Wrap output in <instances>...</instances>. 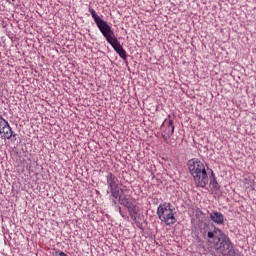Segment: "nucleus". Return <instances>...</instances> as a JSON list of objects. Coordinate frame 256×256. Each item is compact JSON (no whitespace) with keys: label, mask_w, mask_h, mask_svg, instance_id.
<instances>
[{"label":"nucleus","mask_w":256,"mask_h":256,"mask_svg":"<svg viewBox=\"0 0 256 256\" xmlns=\"http://www.w3.org/2000/svg\"><path fill=\"white\" fill-rule=\"evenodd\" d=\"M209 229V224L205 223L204 228L201 231L204 239L208 241V247L214 256L221 255H233V242H231V238L223 230L218 227H214V230L207 231Z\"/></svg>","instance_id":"f257e3e1"},{"label":"nucleus","mask_w":256,"mask_h":256,"mask_svg":"<svg viewBox=\"0 0 256 256\" xmlns=\"http://www.w3.org/2000/svg\"><path fill=\"white\" fill-rule=\"evenodd\" d=\"M89 13L92 15V19L94 20L100 33H102L104 39H106L107 43L111 45V47L114 49L117 55L123 59V61H127V51H125V48H123L121 42H119V39L115 37V32L111 26L107 23V21L103 20L99 15H97L95 9L89 7Z\"/></svg>","instance_id":"f03ea898"},{"label":"nucleus","mask_w":256,"mask_h":256,"mask_svg":"<svg viewBox=\"0 0 256 256\" xmlns=\"http://www.w3.org/2000/svg\"><path fill=\"white\" fill-rule=\"evenodd\" d=\"M187 167L196 186L205 189L209 184V175L205 169V164H203L199 158H192L187 161Z\"/></svg>","instance_id":"7ed1b4c3"},{"label":"nucleus","mask_w":256,"mask_h":256,"mask_svg":"<svg viewBox=\"0 0 256 256\" xmlns=\"http://www.w3.org/2000/svg\"><path fill=\"white\" fill-rule=\"evenodd\" d=\"M110 201L112 205H123V207L127 209L129 215H131L132 213H134V215H139V212L141 211L139 209V206H137V202L135 201L133 196L123 194V191L118 193V197L116 198V200L112 198Z\"/></svg>","instance_id":"20e7f679"},{"label":"nucleus","mask_w":256,"mask_h":256,"mask_svg":"<svg viewBox=\"0 0 256 256\" xmlns=\"http://www.w3.org/2000/svg\"><path fill=\"white\" fill-rule=\"evenodd\" d=\"M158 219L165 225L171 226L177 223V218H175V212L171 208V203H162L157 208Z\"/></svg>","instance_id":"39448f33"},{"label":"nucleus","mask_w":256,"mask_h":256,"mask_svg":"<svg viewBox=\"0 0 256 256\" xmlns=\"http://www.w3.org/2000/svg\"><path fill=\"white\" fill-rule=\"evenodd\" d=\"M121 182L119 181V178L115 176L112 172H108L106 175V185L108 187L107 190V195H109V199L111 200L112 198L114 200H117L119 197V193L121 192L119 188V184Z\"/></svg>","instance_id":"423d86ee"},{"label":"nucleus","mask_w":256,"mask_h":256,"mask_svg":"<svg viewBox=\"0 0 256 256\" xmlns=\"http://www.w3.org/2000/svg\"><path fill=\"white\" fill-rule=\"evenodd\" d=\"M173 133H175V125H173V120H169L166 129L161 132V137L164 141H169L173 137Z\"/></svg>","instance_id":"0eeeda50"},{"label":"nucleus","mask_w":256,"mask_h":256,"mask_svg":"<svg viewBox=\"0 0 256 256\" xmlns=\"http://www.w3.org/2000/svg\"><path fill=\"white\" fill-rule=\"evenodd\" d=\"M210 219L216 225H223L225 216H223L221 212L214 211L210 214Z\"/></svg>","instance_id":"6e6552de"},{"label":"nucleus","mask_w":256,"mask_h":256,"mask_svg":"<svg viewBox=\"0 0 256 256\" xmlns=\"http://www.w3.org/2000/svg\"><path fill=\"white\" fill-rule=\"evenodd\" d=\"M1 135L2 137H4V139H11V137H17V134H13V130L11 129V126H9V122H7V126H5L2 130Z\"/></svg>","instance_id":"1a4fd4ad"},{"label":"nucleus","mask_w":256,"mask_h":256,"mask_svg":"<svg viewBox=\"0 0 256 256\" xmlns=\"http://www.w3.org/2000/svg\"><path fill=\"white\" fill-rule=\"evenodd\" d=\"M210 186L214 191H219L221 189V185L217 182V178L215 177V172H213V170H211Z\"/></svg>","instance_id":"9d476101"},{"label":"nucleus","mask_w":256,"mask_h":256,"mask_svg":"<svg viewBox=\"0 0 256 256\" xmlns=\"http://www.w3.org/2000/svg\"><path fill=\"white\" fill-rule=\"evenodd\" d=\"M7 120L0 117V135L4 129V127H7Z\"/></svg>","instance_id":"9b49d317"},{"label":"nucleus","mask_w":256,"mask_h":256,"mask_svg":"<svg viewBox=\"0 0 256 256\" xmlns=\"http://www.w3.org/2000/svg\"><path fill=\"white\" fill-rule=\"evenodd\" d=\"M54 256H69V255H67L65 252H63V251H56L55 252V254H54Z\"/></svg>","instance_id":"f8f14e48"},{"label":"nucleus","mask_w":256,"mask_h":256,"mask_svg":"<svg viewBox=\"0 0 256 256\" xmlns=\"http://www.w3.org/2000/svg\"><path fill=\"white\" fill-rule=\"evenodd\" d=\"M130 215V217H131V219L135 222V223H137V216H135V215H137V214H135V213H132V214H129Z\"/></svg>","instance_id":"ddd939ff"},{"label":"nucleus","mask_w":256,"mask_h":256,"mask_svg":"<svg viewBox=\"0 0 256 256\" xmlns=\"http://www.w3.org/2000/svg\"><path fill=\"white\" fill-rule=\"evenodd\" d=\"M135 224L138 227V229H143V223L136 221Z\"/></svg>","instance_id":"4468645a"},{"label":"nucleus","mask_w":256,"mask_h":256,"mask_svg":"<svg viewBox=\"0 0 256 256\" xmlns=\"http://www.w3.org/2000/svg\"><path fill=\"white\" fill-rule=\"evenodd\" d=\"M118 211H119L121 217H125V214H123V211L121 210V206H118Z\"/></svg>","instance_id":"2eb2a0df"}]
</instances>
